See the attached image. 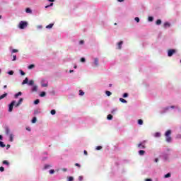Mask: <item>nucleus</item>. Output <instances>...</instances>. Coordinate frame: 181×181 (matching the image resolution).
<instances>
[{
	"label": "nucleus",
	"instance_id": "f257e3e1",
	"mask_svg": "<svg viewBox=\"0 0 181 181\" xmlns=\"http://www.w3.org/2000/svg\"><path fill=\"white\" fill-rule=\"evenodd\" d=\"M25 84H28V86H33L35 81L33 80L29 81V78H25L22 82V86H25Z\"/></svg>",
	"mask_w": 181,
	"mask_h": 181
},
{
	"label": "nucleus",
	"instance_id": "f03ea898",
	"mask_svg": "<svg viewBox=\"0 0 181 181\" xmlns=\"http://www.w3.org/2000/svg\"><path fill=\"white\" fill-rule=\"evenodd\" d=\"M170 108L174 109V108H179L177 106H175V105H172L170 107H166L163 108L160 111V114H165V112H168V111H169V110H170Z\"/></svg>",
	"mask_w": 181,
	"mask_h": 181
},
{
	"label": "nucleus",
	"instance_id": "7ed1b4c3",
	"mask_svg": "<svg viewBox=\"0 0 181 181\" xmlns=\"http://www.w3.org/2000/svg\"><path fill=\"white\" fill-rule=\"evenodd\" d=\"M19 29H26L28 28V22L27 21H20L18 24Z\"/></svg>",
	"mask_w": 181,
	"mask_h": 181
},
{
	"label": "nucleus",
	"instance_id": "20e7f679",
	"mask_svg": "<svg viewBox=\"0 0 181 181\" xmlns=\"http://www.w3.org/2000/svg\"><path fill=\"white\" fill-rule=\"evenodd\" d=\"M15 104H16V100H13L9 105H8V112H12L13 110V105H15Z\"/></svg>",
	"mask_w": 181,
	"mask_h": 181
},
{
	"label": "nucleus",
	"instance_id": "39448f33",
	"mask_svg": "<svg viewBox=\"0 0 181 181\" xmlns=\"http://www.w3.org/2000/svg\"><path fill=\"white\" fill-rule=\"evenodd\" d=\"M145 144H146V141H143L142 142L138 144V148H140V149H145V148H146Z\"/></svg>",
	"mask_w": 181,
	"mask_h": 181
},
{
	"label": "nucleus",
	"instance_id": "423d86ee",
	"mask_svg": "<svg viewBox=\"0 0 181 181\" xmlns=\"http://www.w3.org/2000/svg\"><path fill=\"white\" fill-rule=\"evenodd\" d=\"M174 53H176V49H169L168 52V57H172Z\"/></svg>",
	"mask_w": 181,
	"mask_h": 181
},
{
	"label": "nucleus",
	"instance_id": "0eeeda50",
	"mask_svg": "<svg viewBox=\"0 0 181 181\" xmlns=\"http://www.w3.org/2000/svg\"><path fill=\"white\" fill-rule=\"evenodd\" d=\"M41 86L42 87H47L48 86L47 81H46V79H42L41 81Z\"/></svg>",
	"mask_w": 181,
	"mask_h": 181
},
{
	"label": "nucleus",
	"instance_id": "6e6552de",
	"mask_svg": "<svg viewBox=\"0 0 181 181\" xmlns=\"http://www.w3.org/2000/svg\"><path fill=\"white\" fill-rule=\"evenodd\" d=\"M93 66L98 67V58H94Z\"/></svg>",
	"mask_w": 181,
	"mask_h": 181
},
{
	"label": "nucleus",
	"instance_id": "1a4fd4ad",
	"mask_svg": "<svg viewBox=\"0 0 181 181\" xmlns=\"http://www.w3.org/2000/svg\"><path fill=\"white\" fill-rule=\"evenodd\" d=\"M5 132H6V134L9 135V133L11 132L9 127H5Z\"/></svg>",
	"mask_w": 181,
	"mask_h": 181
},
{
	"label": "nucleus",
	"instance_id": "9d476101",
	"mask_svg": "<svg viewBox=\"0 0 181 181\" xmlns=\"http://www.w3.org/2000/svg\"><path fill=\"white\" fill-rule=\"evenodd\" d=\"M31 91L33 93H35V92L37 91V86H33L32 89H31Z\"/></svg>",
	"mask_w": 181,
	"mask_h": 181
},
{
	"label": "nucleus",
	"instance_id": "9b49d317",
	"mask_svg": "<svg viewBox=\"0 0 181 181\" xmlns=\"http://www.w3.org/2000/svg\"><path fill=\"white\" fill-rule=\"evenodd\" d=\"M166 142H172V137L170 136H166Z\"/></svg>",
	"mask_w": 181,
	"mask_h": 181
},
{
	"label": "nucleus",
	"instance_id": "f8f14e48",
	"mask_svg": "<svg viewBox=\"0 0 181 181\" xmlns=\"http://www.w3.org/2000/svg\"><path fill=\"white\" fill-rule=\"evenodd\" d=\"M163 26H164L165 28H170V23H169L168 22H165V23H164Z\"/></svg>",
	"mask_w": 181,
	"mask_h": 181
},
{
	"label": "nucleus",
	"instance_id": "ddd939ff",
	"mask_svg": "<svg viewBox=\"0 0 181 181\" xmlns=\"http://www.w3.org/2000/svg\"><path fill=\"white\" fill-rule=\"evenodd\" d=\"M139 155H140V156H144V155H145V151L144 150L139 151Z\"/></svg>",
	"mask_w": 181,
	"mask_h": 181
},
{
	"label": "nucleus",
	"instance_id": "4468645a",
	"mask_svg": "<svg viewBox=\"0 0 181 181\" xmlns=\"http://www.w3.org/2000/svg\"><path fill=\"white\" fill-rule=\"evenodd\" d=\"M119 101H121V103H123V104H127V103H128V102L127 101V100H125V99H124V98H120L119 99Z\"/></svg>",
	"mask_w": 181,
	"mask_h": 181
},
{
	"label": "nucleus",
	"instance_id": "2eb2a0df",
	"mask_svg": "<svg viewBox=\"0 0 181 181\" xmlns=\"http://www.w3.org/2000/svg\"><path fill=\"white\" fill-rule=\"evenodd\" d=\"M124 42L120 41L119 42H118V49H121L122 48V45H123Z\"/></svg>",
	"mask_w": 181,
	"mask_h": 181
},
{
	"label": "nucleus",
	"instance_id": "dca6fc26",
	"mask_svg": "<svg viewBox=\"0 0 181 181\" xmlns=\"http://www.w3.org/2000/svg\"><path fill=\"white\" fill-rule=\"evenodd\" d=\"M21 95H22V92H18V93L15 94L14 98H18V97H19Z\"/></svg>",
	"mask_w": 181,
	"mask_h": 181
},
{
	"label": "nucleus",
	"instance_id": "f3484780",
	"mask_svg": "<svg viewBox=\"0 0 181 181\" xmlns=\"http://www.w3.org/2000/svg\"><path fill=\"white\" fill-rule=\"evenodd\" d=\"M155 138H160V132H156L154 134Z\"/></svg>",
	"mask_w": 181,
	"mask_h": 181
},
{
	"label": "nucleus",
	"instance_id": "a211bd4d",
	"mask_svg": "<svg viewBox=\"0 0 181 181\" xmlns=\"http://www.w3.org/2000/svg\"><path fill=\"white\" fill-rule=\"evenodd\" d=\"M54 25V24H53V23L49 24L48 25L46 26V29H52V28H53Z\"/></svg>",
	"mask_w": 181,
	"mask_h": 181
},
{
	"label": "nucleus",
	"instance_id": "6ab92c4d",
	"mask_svg": "<svg viewBox=\"0 0 181 181\" xmlns=\"http://www.w3.org/2000/svg\"><path fill=\"white\" fill-rule=\"evenodd\" d=\"M170 134H172V131L171 130H168L165 132V136H170L169 135H170Z\"/></svg>",
	"mask_w": 181,
	"mask_h": 181
},
{
	"label": "nucleus",
	"instance_id": "aec40b11",
	"mask_svg": "<svg viewBox=\"0 0 181 181\" xmlns=\"http://www.w3.org/2000/svg\"><path fill=\"white\" fill-rule=\"evenodd\" d=\"M7 95H8V93H4L0 96V100H4V98H5V97H7Z\"/></svg>",
	"mask_w": 181,
	"mask_h": 181
},
{
	"label": "nucleus",
	"instance_id": "412c9836",
	"mask_svg": "<svg viewBox=\"0 0 181 181\" xmlns=\"http://www.w3.org/2000/svg\"><path fill=\"white\" fill-rule=\"evenodd\" d=\"M9 141L10 142H13V134H11L9 135Z\"/></svg>",
	"mask_w": 181,
	"mask_h": 181
},
{
	"label": "nucleus",
	"instance_id": "4be33fe9",
	"mask_svg": "<svg viewBox=\"0 0 181 181\" xmlns=\"http://www.w3.org/2000/svg\"><path fill=\"white\" fill-rule=\"evenodd\" d=\"M25 12L26 13H32V9H30V8H27Z\"/></svg>",
	"mask_w": 181,
	"mask_h": 181
},
{
	"label": "nucleus",
	"instance_id": "5701e85b",
	"mask_svg": "<svg viewBox=\"0 0 181 181\" xmlns=\"http://www.w3.org/2000/svg\"><path fill=\"white\" fill-rule=\"evenodd\" d=\"M138 124H139V125H144V120H142V119H139L138 120Z\"/></svg>",
	"mask_w": 181,
	"mask_h": 181
},
{
	"label": "nucleus",
	"instance_id": "b1692460",
	"mask_svg": "<svg viewBox=\"0 0 181 181\" xmlns=\"http://www.w3.org/2000/svg\"><path fill=\"white\" fill-rule=\"evenodd\" d=\"M105 94L106 95H107V97H110V95H111L112 93H111L110 91L106 90Z\"/></svg>",
	"mask_w": 181,
	"mask_h": 181
},
{
	"label": "nucleus",
	"instance_id": "393cba45",
	"mask_svg": "<svg viewBox=\"0 0 181 181\" xmlns=\"http://www.w3.org/2000/svg\"><path fill=\"white\" fill-rule=\"evenodd\" d=\"M107 119H108L109 121H111V119H112V115H108L107 117Z\"/></svg>",
	"mask_w": 181,
	"mask_h": 181
},
{
	"label": "nucleus",
	"instance_id": "a878e982",
	"mask_svg": "<svg viewBox=\"0 0 181 181\" xmlns=\"http://www.w3.org/2000/svg\"><path fill=\"white\" fill-rule=\"evenodd\" d=\"M40 96L45 97L46 96V92H45V91L41 92V93L40 94Z\"/></svg>",
	"mask_w": 181,
	"mask_h": 181
},
{
	"label": "nucleus",
	"instance_id": "bb28decb",
	"mask_svg": "<svg viewBox=\"0 0 181 181\" xmlns=\"http://www.w3.org/2000/svg\"><path fill=\"white\" fill-rule=\"evenodd\" d=\"M37 119L36 117H34L32 119V124H36Z\"/></svg>",
	"mask_w": 181,
	"mask_h": 181
},
{
	"label": "nucleus",
	"instance_id": "cd10ccee",
	"mask_svg": "<svg viewBox=\"0 0 181 181\" xmlns=\"http://www.w3.org/2000/svg\"><path fill=\"white\" fill-rule=\"evenodd\" d=\"M3 165H6V166H9V162H8V160H4Z\"/></svg>",
	"mask_w": 181,
	"mask_h": 181
},
{
	"label": "nucleus",
	"instance_id": "c85d7f7f",
	"mask_svg": "<svg viewBox=\"0 0 181 181\" xmlns=\"http://www.w3.org/2000/svg\"><path fill=\"white\" fill-rule=\"evenodd\" d=\"M170 173H167L166 175H164V177L165 178V179H168V177H170Z\"/></svg>",
	"mask_w": 181,
	"mask_h": 181
},
{
	"label": "nucleus",
	"instance_id": "c756f323",
	"mask_svg": "<svg viewBox=\"0 0 181 181\" xmlns=\"http://www.w3.org/2000/svg\"><path fill=\"white\" fill-rule=\"evenodd\" d=\"M28 69H29L30 70H32V69H35V65H34V64H30V65H29V66H28Z\"/></svg>",
	"mask_w": 181,
	"mask_h": 181
},
{
	"label": "nucleus",
	"instance_id": "7c9ffc66",
	"mask_svg": "<svg viewBox=\"0 0 181 181\" xmlns=\"http://www.w3.org/2000/svg\"><path fill=\"white\" fill-rule=\"evenodd\" d=\"M148 20V22H153V17L149 16Z\"/></svg>",
	"mask_w": 181,
	"mask_h": 181
},
{
	"label": "nucleus",
	"instance_id": "2f4dec72",
	"mask_svg": "<svg viewBox=\"0 0 181 181\" xmlns=\"http://www.w3.org/2000/svg\"><path fill=\"white\" fill-rule=\"evenodd\" d=\"M39 103H40V100H39V99H37V100H35L34 101V104H35V105H37V104H39Z\"/></svg>",
	"mask_w": 181,
	"mask_h": 181
},
{
	"label": "nucleus",
	"instance_id": "473e14b6",
	"mask_svg": "<svg viewBox=\"0 0 181 181\" xmlns=\"http://www.w3.org/2000/svg\"><path fill=\"white\" fill-rule=\"evenodd\" d=\"M96 151H101V149H103V146H98L95 148Z\"/></svg>",
	"mask_w": 181,
	"mask_h": 181
},
{
	"label": "nucleus",
	"instance_id": "72a5a7b5",
	"mask_svg": "<svg viewBox=\"0 0 181 181\" xmlns=\"http://www.w3.org/2000/svg\"><path fill=\"white\" fill-rule=\"evenodd\" d=\"M49 168H50V165H49V164H46V165H45V166H44V169H49Z\"/></svg>",
	"mask_w": 181,
	"mask_h": 181
},
{
	"label": "nucleus",
	"instance_id": "f704fd0d",
	"mask_svg": "<svg viewBox=\"0 0 181 181\" xmlns=\"http://www.w3.org/2000/svg\"><path fill=\"white\" fill-rule=\"evenodd\" d=\"M160 23H162V21L160 19L156 21V25H160Z\"/></svg>",
	"mask_w": 181,
	"mask_h": 181
},
{
	"label": "nucleus",
	"instance_id": "c9c22d12",
	"mask_svg": "<svg viewBox=\"0 0 181 181\" xmlns=\"http://www.w3.org/2000/svg\"><path fill=\"white\" fill-rule=\"evenodd\" d=\"M0 146L1 148H5V144H4V142L0 141Z\"/></svg>",
	"mask_w": 181,
	"mask_h": 181
},
{
	"label": "nucleus",
	"instance_id": "e433bc0d",
	"mask_svg": "<svg viewBox=\"0 0 181 181\" xmlns=\"http://www.w3.org/2000/svg\"><path fill=\"white\" fill-rule=\"evenodd\" d=\"M22 103H23V98H21L18 102V104H22Z\"/></svg>",
	"mask_w": 181,
	"mask_h": 181
},
{
	"label": "nucleus",
	"instance_id": "4c0bfd02",
	"mask_svg": "<svg viewBox=\"0 0 181 181\" xmlns=\"http://www.w3.org/2000/svg\"><path fill=\"white\" fill-rule=\"evenodd\" d=\"M50 112H51L52 115H56V110H52Z\"/></svg>",
	"mask_w": 181,
	"mask_h": 181
},
{
	"label": "nucleus",
	"instance_id": "58836bf2",
	"mask_svg": "<svg viewBox=\"0 0 181 181\" xmlns=\"http://www.w3.org/2000/svg\"><path fill=\"white\" fill-rule=\"evenodd\" d=\"M74 177H68V181H74Z\"/></svg>",
	"mask_w": 181,
	"mask_h": 181
},
{
	"label": "nucleus",
	"instance_id": "ea45409f",
	"mask_svg": "<svg viewBox=\"0 0 181 181\" xmlns=\"http://www.w3.org/2000/svg\"><path fill=\"white\" fill-rule=\"evenodd\" d=\"M19 71H20V74L21 76H25V72H23V71H22V69H20Z\"/></svg>",
	"mask_w": 181,
	"mask_h": 181
},
{
	"label": "nucleus",
	"instance_id": "a19ab883",
	"mask_svg": "<svg viewBox=\"0 0 181 181\" xmlns=\"http://www.w3.org/2000/svg\"><path fill=\"white\" fill-rule=\"evenodd\" d=\"M50 6H53V3H50V4L46 6L45 8H46V9H47V8H50Z\"/></svg>",
	"mask_w": 181,
	"mask_h": 181
},
{
	"label": "nucleus",
	"instance_id": "79ce46f5",
	"mask_svg": "<svg viewBox=\"0 0 181 181\" xmlns=\"http://www.w3.org/2000/svg\"><path fill=\"white\" fill-rule=\"evenodd\" d=\"M81 63H86V58L82 57V58L81 59Z\"/></svg>",
	"mask_w": 181,
	"mask_h": 181
},
{
	"label": "nucleus",
	"instance_id": "37998d69",
	"mask_svg": "<svg viewBox=\"0 0 181 181\" xmlns=\"http://www.w3.org/2000/svg\"><path fill=\"white\" fill-rule=\"evenodd\" d=\"M8 74H9V76H13V71H9Z\"/></svg>",
	"mask_w": 181,
	"mask_h": 181
},
{
	"label": "nucleus",
	"instance_id": "c03bdc74",
	"mask_svg": "<svg viewBox=\"0 0 181 181\" xmlns=\"http://www.w3.org/2000/svg\"><path fill=\"white\" fill-rule=\"evenodd\" d=\"M122 97H123V98H127V97H128V93H124Z\"/></svg>",
	"mask_w": 181,
	"mask_h": 181
},
{
	"label": "nucleus",
	"instance_id": "a18cd8bd",
	"mask_svg": "<svg viewBox=\"0 0 181 181\" xmlns=\"http://www.w3.org/2000/svg\"><path fill=\"white\" fill-rule=\"evenodd\" d=\"M18 49H12V51H11V53H18Z\"/></svg>",
	"mask_w": 181,
	"mask_h": 181
},
{
	"label": "nucleus",
	"instance_id": "49530a36",
	"mask_svg": "<svg viewBox=\"0 0 181 181\" xmlns=\"http://www.w3.org/2000/svg\"><path fill=\"white\" fill-rule=\"evenodd\" d=\"M84 95V92H83V90H79V95Z\"/></svg>",
	"mask_w": 181,
	"mask_h": 181
},
{
	"label": "nucleus",
	"instance_id": "de8ad7c7",
	"mask_svg": "<svg viewBox=\"0 0 181 181\" xmlns=\"http://www.w3.org/2000/svg\"><path fill=\"white\" fill-rule=\"evenodd\" d=\"M83 175H81V176L78 177V180L79 181H83Z\"/></svg>",
	"mask_w": 181,
	"mask_h": 181
},
{
	"label": "nucleus",
	"instance_id": "09e8293b",
	"mask_svg": "<svg viewBox=\"0 0 181 181\" xmlns=\"http://www.w3.org/2000/svg\"><path fill=\"white\" fill-rule=\"evenodd\" d=\"M134 20L136 21V22H137V23H139L140 20L138 17H136Z\"/></svg>",
	"mask_w": 181,
	"mask_h": 181
},
{
	"label": "nucleus",
	"instance_id": "8fccbe9b",
	"mask_svg": "<svg viewBox=\"0 0 181 181\" xmlns=\"http://www.w3.org/2000/svg\"><path fill=\"white\" fill-rule=\"evenodd\" d=\"M5 168L4 167H0V172H4Z\"/></svg>",
	"mask_w": 181,
	"mask_h": 181
},
{
	"label": "nucleus",
	"instance_id": "3c124183",
	"mask_svg": "<svg viewBox=\"0 0 181 181\" xmlns=\"http://www.w3.org/2000/svg\"><path fill=\"white\" fill-rule=\"evenodd\" d=\"M75 166H77V168H81V165L78 164V163H75Z\"/></svg>",
	"mask_w": 181,
	"mask_h": 181
},
{
	"label": "nucleus",
	"instance_id": "603ef678",
	"mask_svg": "<svg viewBox=\"0 0 181 181\" xmlns=\"http://www.w3.org/2000/svg\"><path fill=\"white\" fill-rule=\"evenodd\" d=\"M49 173L50 175H53V173H54V170H50Z\"/></svg>",
	"mask_w": 181,
	"mask_h": 181
},
{
	"label": "nucleus",
	"instance_id": "864d4df0",
	"mask_svg": "<svg viewBox=\"0 0 181 181\" xmlns=\"http://www.w3.org/2000/svg\"><path fill=\"white\" fill-rule=\"evenodd\" d=\"M16 60V55L13 56V62H15Z\"/></svg>",
	"mask_w": 181,
	"mask_h": 181
},
{
	"label": "nucleus",
	"instance_id": "5fc2aeb1",
	"mask_svg": "<svg viewBox=\"0 0 181 181\" xmlns=\"http://www.w3.org/2000/svg\"><path fill=\"white\" fill-rule=\"evenodd\" d=\"M79 45H84V40H81L79 42Z\"/></svg>",
	"mask_w": 181,
	"mask_h": 181
},
{
	"label": "nucleus",
	"instance_id": "6e6d98bb",
	"mask_svg": "<svg viewBox=\"0 0 181 181\" xmlns=\"http://www.w3.org/2000/svg\"><path fill=\"white\" fill-rule=\"evenodd\" d=\"M14 105H15V107H19V106L21 105V104H19L18 103H16V104H15Z\"/></svg>",
	"mask_w": 181,
	"mask_h": 181
},
{
	"label": "nucleus",
	"instance_id": "4d7b16f0",
	"mask_svg": "<svg viewBox=\"0 0 181 181\" xmlns=\"http://www.w3.org/2000/svg\"><path fill=\"white\" fill-rule=\"evenodd\" d=\"M63 172H67V168H62Z\"/></svg>",
	"mask_w": 181,
	"mask_h": 181
},
{
	"label": "nucleus",
	"instance_id": "13d9d810",
	"mask_svg": "<svg viewBox=\"0 0 181 181\" xmlns=\"http://www.w3.org/2000/svg\"><path fill=\"white\" fill-rule=\"evenodd\" d=\"M145 181H152V179L148 178V179H146Z\"/></svg>",
	"mask_w": 181,
	"mask_h": 181
},
{
	"label": "nucleus",
	"instance_id": "bf43d9fd",
	"mask_svg": "<svg viewBox=\"0 0 181 181\" xmlns=\"http://www.w3.org/2000/svg\"><path fill=\"white\" fill-rule=\"evenodd\" d=\"M9 148H11V145L8 144V145L6 146V149H8Z\"/></svg>",
	"mask_w": 181,
	"mask_h": 181
},
{
	"label": "nucleus",
	"instance_id": "052dcab7",
	"mask_svg": "<svg viewBox=\"0 0 181 181\" xmlns=\"http://www.w3.org/2000/svg\"><path fill=\"white\" fill-rule=\"evenodd\" d=\"M155 162H156V163H158V162H159V159H158V158H156V159H155Z\"/></svg>",
	"mask_w": 181,
	"mask_h": 181
},
{
	"label": "nucleus",
	"instance_id": "680f3d73",
	"mask_svg": "<svg viewBox=\"0 0 181 181\" xmlns=\"http://www.w3.org/2000/svg\"><path fill=\"white\" fill-rule=\"evenodd\" d=\"M83 153H84V155H88L87 151L85 150V151H83Z\"/></svg>",
	"mask_w": 181,
	"mask_h": 181
},
{
	"label": "nucleus",
	"instance_id": "e2e57ef3",
	"mask_svg": "<svg viewBox=\"0 0 181 181\" xmlns=\"http://www.w3.org/2000/svg\"><path fill=\"white\" fill-rule=\"evenodd\" d=\"M177 138H181V134H178V135L177 136Z\"/></svg>",
	"mask_w": 181,
	"mask_h": 181
},
{
	"label": "nucleus",
	"instance_id": "0e129e2a",
	"mask_svg": "<svg viewBox=\"0 0 181 181\" xmlns=\"http://www.w3.org/2000/svg\"><path fill=\"white\" fill-rule=\"evenodd\" d=\"M37 28L38 29H42V25H38Z\"/></svg>",
	"mask_w": 181,
	"mask_h": 181
},
{
	"label": "nucleus",
	"instance_id": "69168bd1",
	"mask_svg": "<svg viewBox=\"0 0 181 181\" xmlns=\"http://www.w3.org/2000/svg\"><path fill=\"white\" fill-rule=\"evenodd\" d=\"M49 2H54V0H48Z\"/></svg>",
	"mask_w": 181,
	"mask_h": 181
},
{
	"label": "nucleus",
	"instance_id": "338daca9",
	"mask_svg": "<svg viewBox=\"0 0 181 181\" xmlns=\"http://www.w3.org/2000/svg\"><path fill=\"white\" fill-rule=\"evenodd\" d=\"M118 2H124V0H117Z\"/></svg>",
	"mask_w": 181,
	"mask_h": 181
},
{
	"label": "nucleus",
	"instance_id": "774afa93",
	"mask_svg": "<svg viewBox=\"0 0 181 181\" xmlns=\"http://www.w3.org/2000/svg\"><path fill=\"white\" fill-rule=\"evenodd\" d=\"M8 86H6V85H5L4 86V88H6Z\"/></svg>",
	"mask_w": 181,
	"mask_h": 181
}]
</instances>
